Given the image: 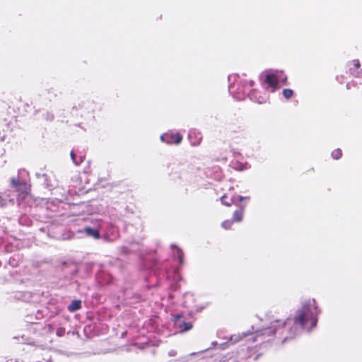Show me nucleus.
I'll use <instances>...</instances> for the list:
<instances>
[{
	"label": "nucleus",
	"mask_w": 362,
	"mask_h": 362,
	"mask_svg": "<svg viewBox=\"0 0 362 362\" xmlns=\"http://www.w3.org/2000/svg\"><path fill=\"white\" fill-rule=\"evenodd\" d=\"M352 64L354 69H350L351 74L355 77L362 78V70H358L361 67V64L358 59H354Z\"/></svg>",
	"instance_id": "6"
},
{
	"label": "nucleus",
	"mask_w": 362,
	"mask_h": 362,
	"mask_svg": "<svg viewBox=\"0 0 362 362\" xmlns=\"http://www.w3.org/2000/svg\"><path fill=\"white\" fill-rule=\"evenodd\" d=\"M282 93L284 97L287 100L291 98L293 95V91L290 88L284 89Z\"/></svg>",
	"instance_id": "11"
},
{
	"label": "nucleus",
	"mask_w": 362,
	"mask_h": 362,
	"mask_svg": "<svg viewBox=\"0 0 362 362\" xmlns=\"http://www.w3.org/2000/svg\"><path fill=\"white\" fill-rule=\"evenodd\" d=\"M288 318L286 320H274L272 322L271 326L262 329L261 335H272L275 334L278 331L284 329L288 324Z\"/></svg>",
	"instance_id": "3"
},
{
	"label": "nucleus",
	"mask_w": 362,
	"mask_h": 362,
	"mask_svg": "<svg viewBox=\"0 0 362 362\" xmlns=\"http://www.w3.org/2000/svg\"><path fill=\"white\" fill-rule=\"evenodd\" d=\"M65 332L64 327H59L57 329L56 334L58 337H63L65 334Z\"/></svg>",
	"instance_id": "14"
},
{
	"label": "nucleus",
	"mask_w": 362,
	"mask_h": 362,
	"mask_svg": "<svg viewBox=\"0 0 362 362\" xmlns=\"http://www.w3.org/2000/svg\"><path fill=\"white\" fill-rule=\"evenodd\" d=\"M193 327V325L190 322H183L180 325V332H184L190 330Z\"/></svg>",
	"instance_id": "10"
},
{
	"label": "nucleus",
	"mask_w": 362,
	"mask_h": 362,
	"mask_svg": "<svg viewBox=\"0 0 362 362\" xmlns=\"http://www.w3.org/2000/svg\"><path fill=\"white\" fill-rule=\"evenodd\" d=\"M181 317H182L181 315H176V316L175 317V320H179Z\"/></svg>",
	"instance_id": "19"
},
{
	"label": "nucleus",
	"mask_w": 362,
	"mask_h": 362,
	"mask_svg": "<svg viewBox=\"0 0 362 362\" xmlns=\"http://www.w3.org/2000/svg\"><path fill=\"white\" fill-rule=\"evenodd\" d=\"M243 218V209L240 208L233 213V221L235 222H240Z\"/></svg>",
	"instance_id": "9"
},
{
	"label": "nucleus",
	"mask_w": 362,
	"mask_h": 362,
	"mask_svg": "<svg viewBox=\"0 0 362 362\" xmlns=\"http://www.w3.org/2000/svg\"><path fill=\"white\" fill-rule=\"evenodd\" d=\"M84 231L89 236H92L95 239L100 238V233L98 230L95 229L91 228L90 227H86L85 228Z\"/></svg>",
	"instance_id": "8"
},
{
	"label": "nucleus",
	"mask_w": 362,
	"mask_h": 362,
	"mask_svg": "<svg viewBox=\"0 0 362 362\" xmlns=\"http://www.w3.org/2000/svg\"><path fill=\"white\" fill-rule=\"evenodd\" d=\"M282 82H283V83H284V85H286V83H287V78L286 77V78L282 81Z\"/></svg>",
	"instance_id": "20"
},
{
	"label": "nucleus",
	"mask_w": 362,
	"mask_h": 362,
	"mask_svg": "<svg viewBox=\"0 0 362 362\" xmlns=\"http://www.w3.org/2000/svg\"><path fill=\"white\" fill-rule=\"evenodd\" d=\"M351 86L350 83H348L346 84V88H347V89H350V88H351V86Z\"/></svg>",
	"instance_id": "21"
},
{
	"label": "nucleus",
	"mask_w": 362,
	"mask_h": 362,
	"mask_svg": "<svg viewBox=\"0 0 362 362\" xmlns=\"http://www.w3.org/2000/svg\"><path fill=\"white\" fill-rule=\"evenodd\" d=\"M320 313L317 302L314 298L305 300L301 308L298 309L293 318V325L289 329L290 335L293 337L298 329L310 332L316 327L318 315ZM286 338H288L286 337Z\"/></svg>",
	"instance_id": "1"
},
{
	"label": "nucleus",
	"mask_w": 362,
	"mask_h": 362,
	"mask_svg": "<svg viewBox=\"0 0 362 362\" xmlns=\"http://www.w3.org/2000/svg\"><path fill=\"white\" fill-rule=\"evenodd\" d=\"M6 204V201L0 195V207H3Z\"/></svg>",
	"instance_id": "18"
},
{
	"label": "nucleus",
	"mask_w": 362,
	"mask_h": 362,
	"mask_svg": "<svg viewBox=\"0 0 362 362\" xmlns=\"http://www.w3.org/2000/svg\"><path fill=\"white\" fill-rule=\"evenodd\" d=\"M226 199H227L226 195L222 196L221 198V201L222 204L226 206H230V204H231L230 202H228V200H226Z\"/></svg>",
	"instance_id": "16"
},
{
	"label": "nucleus",
	"mask_w": 362,
	"mask_h": 362,
	"mask_svg": "<svg viewBox=\"0 0 362 362\" xmlns=\"http://www.w3.org/2000/svg\"><path fill=\"white\" fill-rule=\"evenodd\" d=\"M71 159L73 160V162L74 163L75 165H76V161H77V155L76 153L74 152V151H71Z\"/></svg>",
	"instance_id": "17"
},
{
	"label": "nucleus",
	"mask_w": 362,
	"mask_h": 362,
	"mask_svg": "<svg viewBox=\"0 0 362 362\" xmlns=\"http://www.w3.org/2000/svg\"><path fill=\"white\" fill-rule=\"evenodd\" d=\"M81 308V300H74L68 306V310L69 312H75Z\"/></svg>",
	"instance_id": "7"
},
{
	"label": "nucleus",
	"mask_w": 362,
	"mask_h": 362,
	"mask_svg": "<svg viewBox=\"0 0 362 362\" xmlns=\"http://www.w3.org/2000/svg\"><path fill=\"white\" fill-rule=\"evenodd\" d=\"M264 81L272 88L271 91L274 92L278 88L279 77L276 74H267Z\"/></svg>",
	"instance_id": "5"
},
{
	"label": "nucleus",
	"mask_w": 362,
	"mask_h": 362,
	"mask_svg": "<svg viewBox=\"0 0 362 362\" xmlns=\"http://www.w3.org/2000/svg\"><path fill=\"white\" fill-rule=\"evenodd\" d=\"M86 156L84 154H81L78 157H77L76 165H79L82 163L85 160Z\"/></svg>",
	"instance_id": "15"
},
{
	"label": "nucleus",
	"mask_w": 362,
	"mask_h": 362,
	"mask_svg": "<svg viewBox=\"0 0 362 362\" xmlns=\"http://www.w3.org/2000/svg\"><path fill=\"white\" fill-rule=\"evenodd\" d=\"M160 139L168 144H180L182 140V136L178 132H167L160 136Z\"/></svg>",
	"instance_id": "4"
},
{
	"label": "nucleus",
	"mask_w": 362,
	"mask_h": 362,
	"mask_svg": "<svg viewBox=\"0 0 362 362\" xmlns=\"http://www.w3.org/2000/svg\"><path fill=\"white\" fill-rule=\"evenodd\" d=\"M332 156L334 159L338 160L342 156V151L340 148L334 149L332 152Z\"/></svg>",
	"instance_id": "12"
},
{
	"label": "nucleus",
	"mask_w": 362,
	"mask_h": 362,
	"mask_svg": "<svg viewBox=\"0 0 362 362\" xmlns=\"http://www.w3.org/2000/svg\"><path fill=\"white\" fill-rule=\"evenodd\" d=\"M233 222V220H226L222 223V227L226 230L230 229Z\"/></svg>",
	"instance_id": "13"
},
{
	"label": "nucleus",
	"mask_w": 362,
	"mask_h": 362,
	"mask_svg": "<svg viewBox=\"0 0 362 362\" xmlns=\"http://www.w3.org/2000/svg\"><path fill=\"white\" fill-rule=\"evenodd\" d=\"M11 183L15 187L16 191L18 192V196L25 198L31 191V185L25 181L20 182L18 179L12 177Z\"/></svg>",
	"instance_id": "2"
}]
</instances>
